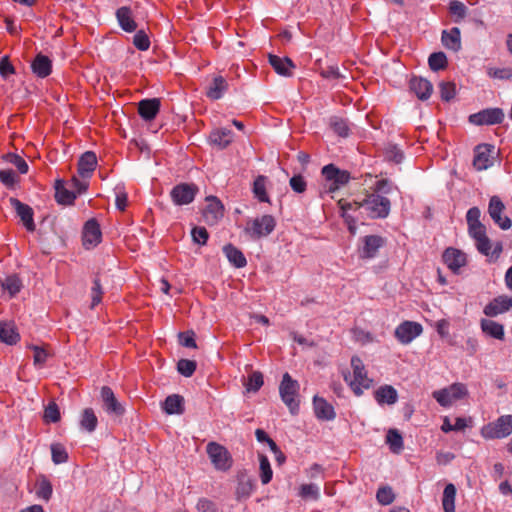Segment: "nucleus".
<instances>
[{
    "instance_id": "22",
    "label": "nucleus",
    "mask_w": 512,
    "mask_h": 512,
    "mask_svg": "<svg viewBox=\"0 0 512 512\" xmlns=\"http://www.w3.org/2000/svg\"><path fill=\"white\" fill-rule=\"evenodd\" d=\"M160 106L158 98L143 99L138 103V113L145 121H151L159 113Z\"/></svg>"
},
{
    "instance_id": "3",
    "label": "nucleus",
    "mask_w": 512,
    "mask_h": 512,
    "mask_svg": "<svg viewBox=\"0 0 512 512\" xmlns=\"http://www.w3.org/2000/svg\"><path fill=\"white\" fill-rule=\"evenodd\" d=\"M361 204L367 216L371 219H383L390 213V200L378 193L367 194Z\"/></svg>"
},
{
    "instance_id": "59",
    "label": "nucleus",
    "mask_w": 512,
    "mask_h": 512,
    "mask_svg": "<svg viewBox=\"0 0 512 512\" xmlns=\"http://www.w3.org/2000/svg\"><path fill=\"white\" fill-rule=\"evenodd\" d=\"M192 239L199 245H205L209 238L208 231L205 227L196 226L191 231Z\"/></svg>"
},
{
    "instance_id": "15",
    "label": "nucleus",
    "mask_w": 512,
    "mask_h": 512,
    "mask_svg": "<svg viewBox=\"0 0 512 512\" xmlns=\"http://www.w3.org/2000/svg\"><path fill=\"white\" fill-rule=\"evenodd\" d=\"M255 489V480L246 472H239L237 475V485L235 489V498L241 502L247 500Z\"/></svg>"
},
{
    "instance_id": "48",
    "label": "nucleus",
    "mask_w": 512,
    "mask_h": 512,
    "mask_svg": "<svg viewBox=\"0 0 512 512\" xmlns=\"http://www.w3.org/2000/svg\"><path fill=\"white\" fill-rule=\"evenodd\" d=\"M467 11H468L467 7L461 1H458V0L450 1L449 12L453 16H456V19L454 20L455 22L458 23L461 20H463L467 16Z\"/></svg>"
},
{
    "instance_id": "54",
    "label": "nucleus",
    "mask_w": 512,
    "mask_h": 512,
    "mask_svg": "<svg viewBox=\"0 0 512 512\" xmlns=\"http://www.w3.org/2000/svg\"><path fill=\"white\" fill-rule=\"evenodd\" d=\"M134 46L141 51H146L150 47V39L144 30H139L133 37Z\"/></svg>"
},
{
    "instance_id": "60",
    "label": "nucleus",
    "mask_w": 512,
    "mask_h": 512,
    "mask_svg": "<svg viewBox=\"0 0 512 512\" xmlns=\"http://www.w3.org/2000/svg\"><path fill=\"white\" fill-rule=\"evenodd\" d=\"M103 290L100 283V280L98 278H95L93 281V286L91 288V308H94L96 305H98L102 300Z\"/></svg>"
},
{
    "instance_id": "45",
    "label": "nucleus",
    "mask_w": 512,
    "mask_h": 512,
    "mask_svg": "<svg viewBox=\"0 0 512 512\" xmlns=\"http://www.w3.org/2000/svg\"><path fill=\"white\" fill-rule=\"evenodd\" d=\"M428 64L432 71L443 70L447 67V57L444 52H434L428 58Z\"/></svg>"
},
{
    "instance_id": "64",
    "label": "nucleus",
    "mask_w": 512,
    "mask_h": 512,
    "mask_svg": "<svg viewBox=\"0 0 512 512\" xmlns=\"http://www.w3.org/2000/svg\"><path fill=\"white\" fill-rule=\"evenodd\" d=\"M488 75L497 79H510L512 78V68H489Z\"/></svg>"
},
{
    "instance_id": "63",
    "label": "nucleus",
    "mask_w": 512,
    "mask_h": 512,
    "mask_svg": "<svg viewBox=\"0 0 512 512\" xmlns=\"http://www.w3.org/2000/svg\"><path fill=\"white\" fill-rule=\"evenodd\" d=\"M289 185L291 189L296 193H303L307 188V183L302 175H294L290 179Z\"/></svg>"
},
{
    "instance_id": "38",
    "label": "nucleus",
    "mask_w": 512,
    "mask_h": 512,
    "mask_svg": "<svg viewBox=\"0 0 512 512\" xmlns=\"http://www.w3.org/2000/svg\"><path fill=\"white\" fill-rule=\"evenodd\" d=\"M0 285L4 291L9 293L10 297H14L18 294L23 287L21 279L16 274H11L4 279H0Z\"/></svg>"
},
{
    "instance_id": "20",
    "label": "nucleus",
    "mask_w": 512,
    "mask_h": 512,
    "mask_svg": "<svg viewBox=\"0 0 512 512\" xmlns=\"http://www.w3.org/2000/svg\"><path fill=\"white\" fill-rule=\"evenodd\" d=\"M269 64L273 67L275 72L284 77H291L295 64L289 57H279L277 55L269 54Z\"/></svg>"
},
{
    "instance_id": "10",
    "label": "nucleus",
    "mask_w": 512,
    "mask_h": 512,
    "mask_svg": "<svg viewBox=\"0 0 512 512\" xmlns=\"http://www.w3.org/2000/svg\"><path fill=\"white\" fill-rule=\"evenodd\" d=\"M504 120V112L501 108H487L469 116V122L474 125L500 124Z\"/></svg>"
},
{
    "instance_id": "39",
    "label": "nucleus",
    "mask_w": 512,
    "mask_h": 512,
    "mask_svg": "<svg viewBox=\"0 0 512 512\" xmlns=\"http://www.w3.org/2000/svg\"><path fill=\"white\" fill-rule=\"evenodd\" d=\"M36 496L44 501H49L52 497L53 488L51 482L44 475L37 478L35 484Z\"/></svg>"
},
{
    "instance_id": "55",
    "label": "nucleus",
    "mask_w": 512,
    "mask_h": 512,
    "mask_svg": "<svg viewBox=\"0 0 512 512\" xmlns=\"http://www.w3.org/2000/svg\"><path fill=\"white\" fill-rule=\"evenodd\" d=\"M43 417L46 422H58L60 420V411L58 405L55 402H50L44 410Z\"/></svg>"
},
{
    "instance_id": "52",
    "label": "nucleus",
    "mask_w": 512,
    "mask_h": 512,
    "mask_svg": "<svg viewBox=\"0 0 512 512\" xmlns=\"http://www.w3.org/2000/svg\"><path fill=\"white\" fill-rule=\"evenodd\" d=\"M440 97L443 101L449 102L456 94V86L454 82H441L439 84Z\"/></svg>"
},
{
    "instance_id": "23",
    "label": "nucleus",
    "mask_w": 512,
    "mask_h": 512,
    "mask_svg": "<svg viewBox=\"0 0 512 512\" xmlns=\"http://www.w3.org/2000/svg\"><path fill=\"white\" fill-rule=\"evenodd\" d=\"M97 166V157L94 152L86 151L78 161V174L83 178H90Z\"/></svg>"
},
{
    "instance_id": "29",
    "label": "nucleus",
    "mask_w": 512,
    "mask_h": 512,
    "mask_svg": "<svg viewBox=\"0 0 512 512\" xmlns=\"http://www.w3.org/2000/svg\"><path fill=\"white\" fill-rule=\"evenodd\" d=\"M116 19L119 26L125 32H134L137 29V24L132 17V11L128 6H122L116 11Z\"/></svg>"
},
{
    "instance_id": "12",
    "label": "nucleus",
    "mask_w": 512,
    "mask_h": 512,
    "mask_svg": "<svg viewBox=\"0 0 512 512\" xmlns=\"http://www.w3.org/2000/svg\"><path fill=\"white\" fill-rule=\"evenodd\" d=\"M102 239V232L100 225L96 219H89L83 227L82 231V242L86 249H92L96 247Z\"/></svg>"
},
{
    "instance_id": "8",
    "label": "nucleus",
    "mask_w": 512,
    "mask_h": 512,
    "mask_svg": "<svg viewBox=\"0 0 512 512\" xmlns=\"http://www.w3.org/2000/svg\"><path fill=\"white\" fill-rule=\"evenodd\" d=\"M207 454L217 470L226 471L232 466L230 453L224 446L218 443H208Z\"/></svg>"
},
{
    "instance_id": "26",
    "label": "nucleus",
    "mask_w": 512,
    "mask_h": 512,
    "mask_svg": "<svg viewBox=\"0 0 512 512\" xmlns=\"http://www.w3.org/2000/svg\"><path fill=\"white\" fill-rule=\"evenodd\" d=\"M410 89L420 100H427L433 91V85L430 81L422 77H413L410 80Z\"/></svg>"
},
{
    "instance_id": "36",
    "label": "nucleus",
    "mask_w": 512,
    "mask_h": 512,
    "mask_svg": "<svg viewBox=\"0 0 512 512\" xmlns=\"http://www.w3.org/2000/svg\"><path fill=\"white\" fill-rule=\"evenodd\" d=\"M210 141L220 149H224L232 141V131L227 128L216 129L211 132Z\"/></svg>"
},
{
    "instance_id": "31",
    "label": "nucleus",
    "mask_w": 512,
    "mask_h": 512,
    "mask_svg": "<svg viewBox=\"0 0 512 512\" xmlns=\"http://www.w3.org/2000/svg\"><path fill=\"white\" fill-rule=\"evenodd\" d=\"M228 90V83L222 76H215L207 87L206 95L211 100H219Z\"/></svg>"
},
{
    "instance_id": "51",
    "label": "nucleus",
    "mask_w": 512,
    "mask_h": 512,
    "mask_svg": "<svg viewBox=\"0 0 512 512\" xmlns=\"http://www.w3.org/2000/svg\"><path fill=\"white\" fill-rule=\"evenodd\" d=\"M385 157L389 161L400 164L404 159V153L397 145L389 144L385 148Z\"/></svg>"
},
{
    "instance_id": "53",
    "label": "nucleus",
    "mask_w": 512,
    "mask_h": 512,
    "mask_svg": "<svg viewBox=\"0 0 512 512\" xmlns=\"http://www.w3.org/2000/svg\"><path fill=\"white\" fill-rule=\"evenodd\" d=\"M196 367V362L193 360L181 359L177 363L178 372L185 377L192 376L196 370Z\"/></svg>"
},
{
    "instance_id": "50",
    "label": "nucleus",
    "mask_w": 512,
    "mask_h": 512,
    "mask_svg": "<svg viewBox=\"0 0 512 512\" xmlns=\"http://www.w3.org/2000/svg\"><path fill=\"white\" fill-rule=\"evenodd\" d=\"M52 461L55 464H62L68 460V454L65 447L59 443L51 445Z\"/></svg>"
},
{
    "instance_id": "19",
    "label": "nucleus",
    "mask_w": 512,
    "mask_h": 512,
    "mask_svg": "<svg viewBox=\"0 0 512 512\" xmlns=\"http://www.w3.org/2000/svg\"><path fill=\"white\" fill-rule=\"evenodd\" d=\"M493 151L494 146L490 144H481L475 148L473 166L475 167L476 170L482 171L489 168L492 165L490 157Z\"/></svg>"
},
{
    "instance_id": "34",
    "label": "nucleus",
    "mask_w": 512,
    "mask_h": 512,
    "mask_svg": "<svg viewBox=\"0 0 512 512\" xmlns=\"http://www.w3.org/2000/svg\"><path fill=\"white\" fill-rule=\"evenodd\" d=\"M55 199L59 204L71 205L76 199V193L65 188L63 180H57L55 183Z\"/></svg>"
},
{
    "instance_id": "46",
    "label": "nucleus",
    "mask_w": 512,
    "mask_h": 512,
    "mask_svg": "<svg viewBox=\"0 0 512 512\" xmlns=\"http://www.w3.org/2000/svg\"><path fill=\"white\" fill-rule=\"evenodd\" d=\"M331 129L341 137H347L349 134L348 123L345 119L333 116L329 120Z\"/></svg>"
},
{
    "instance_id": "47",
    "label": "nucleus",
    "mask_w": 512,
    "mask_h": 512,
    "mask_svg": "<svg viewBox=\"0 0 512 512\" xmlns=\"http://www.w3.org/2000/svg\"><path fill=\"white\" fill-rule=\"evenodd\" d=\"M299 496L303 499H311L314 501L320 498V488L316 484H303L300 487Z\"/></svg>"
},
{
    "instance_id": "13",
    "label": "nucleus",
    "mask_w": 512,
    "mask_h": 512,
    "mask_svg": "<svg viewBox=\"0 0 512 512\" xmlns=\"http://www.w3.org/2000/svg\"><path fill=\"white\" fill-rule=\"evenodd\" d=\"M504 209L505 206L498 196H492L490 198L488 206V213L490 217L501 229L508 230L512 226V221L507 216H501Z\"/></svg>"
},
{
    "instance_id": "62",
    "label": "nucleus",
    "mask_w": 512,
    "mask_h": 512,
    "mask_svg": "<svg viewBox=\"0 0 512 512\" xmlns=\"http://www.w3.org/2000/svg\"><path fill=\"white\" fill-rule=\"evenodd\" d=\"M196 509L199 512H219L215 502L208 498H200L196 504Z\"/></svg>"
},
{
    "instance_id": "25",
    "label": "nucleus",
    "mask_w": 512,
    "mask_h": 512,
    "mask_svg": "<svg viewBox=\"0 0 512 512\" xmlns=\"http://www.w3.org/2000/svg\"><path fill=\"white\" fill-rule=\"evenodd\" d=\"M313 406L315 415L321 420H334L336 413L334 407L328 403L324 398L315 396L313 399Z\"/></svg>"
},
{
    "instance_id": "35",
    "label": "nucleus",
    "mask_w": 512,
    "mask_h": 512,
    "mask_svg": "<svg viewBox=\"0 0 512 512\" xmlns=\"http://www.w3.org/2000/svg\"><path fill=\"white\" fill-rule=\"evenodd\" d=\"M20 340L14 324L0 322V341L7 345H15Z\"/></svg>"
},
{
    "instance_id": "5",
    "label": "nucleus",
    "mask_w": 512,
    "mask_h": 512,
    "mask_svg": "<svg viewBox=\"0 0 512 512\" xmlns=\"http://www.w3.org/2000/svg\"><path fill=\"white\" fill-rule=\"evenodd\" d=\"M512 433V415H502L481 430L485 439H503Z\"/></svg>"
},
{
    "instance_id": "21",
    "label": "nucleus",
    "mask_w": 512,
    "mask_h": 512,
    "mask_svg": "<svg viewBox=\"0 0 512 512\" xmlns=\"http://www.w3.org/2000/svg\"><path fill=\"white\" fill-rule=\"evenodd\" d=\"M443 261L451 271L457 272L465 266L466 255L458 249L447 248L443 253Z\"/></svg>"
},
{
    "instance_id": "16",
    "label": "nucleus",
    "mask_w": 512,
    "mask_h": 512,
    "mask_svg": "<svg viewBox=\"0 0 512 512\" xmlns=\"http://www.w3.org/2000/svg\"><path fill=\"white\" fill-rule=\"evenodd\" d=\"M101 399L103 402V409L108 413L115 416H122L125 412L123 405L117 400L114 392L108 386H103L101 389Z\"/></svg>"
},
{
    "instance_id": "49",
    "label": "nucleus",
    "mask_w": 512,
    "mask_h": 512,
    "mask_svg": "<svg viewBox=\"0 0 512 512\" xmlns=\"http://www.w3.org/2000/svg\"><path fill=\"white\" fill-rule=\"evenodd\" d=\"M263 375L259 371H254L248 377V381L245 384L248 392H257L263 386Z\"/></svg>"
},
{
    "instance_id": "58",
    "label": "nucleus",
    "mask_w": 512,
    "mask_h": 512,
    "mask_svg": "<svg viewBox=\"0 0 512 512\" xmlns=\"http://www.w3.org/2000/svg\"><path fill=\"white\" fill-rule=\"evenodd\" d=\"M15 72V68L13 64L10 62L9 56H3L0 60V76L3 79H7L11 75L15 74Z\"/></svg>"
},
{
    "instance_id": "43",
    "label": "nucleus",
    "mask_w": 512,
    "mask_h": 512,
    "mask_svg": "<svg viewBox=\"0 0 512 512\" xmlns=\"http://www.w3.org/2000/svg\"><path fill=\"white\" fill-rule=\"evenodd\" d=\"M253 193L254 196L260 202H270V199L266 193V177L263 175H259L253 184Z\"/></svg>"
},
{
    "instance_id": "57",
    "label": "nucleus",
    "mask_w": 512,
    "mask_h": 512,
    "mask_svg": "<svg viewBox=\"0 0 512 512\" xmlns=\"http://www.w3.org/2000/svg\"><path fill=\"white\" fill-rule=\"evenodd\" d=\"M376 498L382 505H389L394 501V493L390 487H381L378 489Z\"/></svg>"
},
{
    "instance_id": "33",
    "label": "nucleus",
    "mask_w": 512,
    "mask_h": 512,
    "mask_svg": "<svg viewBox=\"0 0 512 512\" xmlns=\"http://www.w3.org/2000/svg\"><path fill=\"white\" fill-rule=\"evenodd\" d=\"M223 253L228 261L236 268H243L247 264V260L240 249L232 244H227L223 247Z\"/></svg>"
},
{
    "instance_id": "2",
    "label": "nucleus",
    "mask_w": 512,
    "mask_h": 512,
    "mask_svg": "<svg viewBox=\"0 0 512 512\" xmlns=\"http://www.w3.org/2000/svg\"><path fill=\"white\" fill-rule=\"evenodd\" d=\"M299 389L298 381L294 380L288 372L284 373L279 385V395L293 415L299 411Z\"/></svg>"
},
{
    "instance_id": "6",
    "label": "nucleus",
    "mask_w": 512,
    "mask_h": 512,
    "mask_svg": "<svg viewBox=\"0 0 512 512\" xmlns=\"http://www.w3.org/2000/svg\"><path fill=\"white\" fill-rule=\"evenodd\" d=\"M468 395V390L463 383H453L449 387L436 390L432 393L433 398L442 407H450L453 402L461 400Z\"/></svg>"
},
{
    "instance_id": "9",
    "label": "nucleus",
    "mask_w": 512,
    "mask_h": 512,
    "mask_svg": "<svg viewBox=\"0 0 512 512\" xmlns=\"http://www.w3.org/2000/svg\"><path fill=\"white\" fill-rule=\"evenodd\" d=\"M322 175L328 184V190L333 192L346 185L350 180V173L346 170H340L333 164L325 165L322 168Z\"/></svg>"
},
{
    "instance_id": "24",
    "label": "nucleus",
    "mask_w": 512,
    "mask_h": 512,
    "mask_svg": "<svg viewBox=\"0 0 512 512\" xmlns=\"http://www.w3.org/2000/svg\"><path fill=\"white\" fill-rule=\"evenodd\" d=\"M385 244L384 238L378 235H368L363 238V247L361 256L363 258H373L378 250Z\"/></svg>"
},
{
    "instance_id": "7",
    "label": "nucleus",
    "mask_w": 512,
    "mask_h": 512,
    "mask_svg": "<svg viewBox=\"0 0 512 512\" xmlns=\"http://www.w3.org/2000/svg\"><path fill=\"white\" fill-rule=\"evenodd\" d=\"M199 192V188L194 183H179L170 191L172 202L176 206H183L192 203Z\"/></svg>"
},
{
    "instance_id": "18",
    "label": "nucleus",
    "mask_w": 512,
    "mask_h": 512,
    "mask_svg": "<svg viewBox=\"0 0 512 512\" xmlns=\"http://www.w3.org/2000/svg\"><path fill=\"white\" fill-rule=\"evenodd\" d=\"M512 308V296L500 295L495 297L484 307V314L488 317H496Z\"/></svg>"
},
{
    "instance_id": "17",
    "label": "nucleus",
    "mask_w": 512,
    "mask_h": 512,
    "mask_svg": "<svg viewBox=\"0 0 512 512\" xmlns=\"http://www.w3.org/2000/svg\"><path fill=\"white\" fill-rule=\"evenodd\" d=\"M9 202L10 205L15 209L17 216L20 217L25 228L28 231L33 232L36 227L33 219V209L29 205L22 203L17 198L11 197Z\"/></svg>"
},
{
    "instance_id": "27",
    "label": "nucleus",
    "mask_w": 512,
    "mask_h": 512,
    "mask_svg": "<svg viewBox=\"0 0 512 512\" xmlns=\"http://www.w3.org/2000/svg\"><path fill=\"white\" fill-rule=\"evenodd\" d=\"M374 398L379 405H393L398 401V392L391 385H382L374 391Z\"/></svg>"
},
{
    "instance_id": "1",
    "label": "nucleus",
    "mask_w": 512,
    "mask_h": 512,
    "mask_svg": "<svg viewBox=\"0 0 512 512\" xmlns=\"http://www.w3.org/2000/svg\"><path fill=\"white\" fill-rule=\"evenodd\" d=\"M351 367L353 374L349 372L343 373L344 380L348 383L356 396H361L364 390L372 386L373 380L368 377L365 366L358 356L351 358Z\"/></svg>"
},
{
    "instance_id": "4",
    "label": "nucleus",
    "mask_w": 512,
    "mask_h": 512,
    "mask_svg": "<svg viewBox=\"0 0 512 512\" xmlns=\"http://www.w3.org/2000/svg\"><path fill=\"white\" fill-rule=\"evenodd\" d=\"M276 227V220L272 215L265 214L249 220L244 232L252 239H260L270 235Z\"/></svg>"
},
{
    "instance_id": "61",
    "label": "nucleus",
    "mask_w": 512,
    "mask_h": 512,
    "mask_svg": "<svg viewBox=\"0 0 512 512\" xmlns=\"http://www.w3.org/2000/svg\"><path fill=\"white\" fill-rule=\"evenodd\" d=\"M31 348L34 351V355H33L34 364L36 366L42 367L46 363V361L49 357V353L42 347L32 346Z\"/></svg>"
},
{
    "instance_id": "32",
    "label": "nucleus",
    "mask_w": 512,
    "mask_h": 512,
    "mask_svg": "<svg viewBox=\"0 0 512 512\" xmlns=\"http://www.w3.org/2000/svg\"><path fill=\"white\" fill-rule=\"evenodd\" d=\"M481 330L484 334L497 340H504V326L494 320L482 319L480 322Z\"/></svg>"
},
{
    "instance_id": "11",
    "label": "nucleus",
    "mask_w": 512,
    "mask_h": 512,
    "mask_svg": "<svg viewBox=\"0 0 512 512\" xmlns=\"http://www.w3.org/2000/svg\"><path fill=\"white\" fill-rule=\"evenodd\" d=\"M423 331L420 323L404 321L395 329V337L401 344H409Z\"/></svg>"
},
{
    "instance_id": "28",
    "label": "nucleus",
    "mask_w": 512,
    "mask_h": 512,
    "mask_svg": "<svg viewBox=\"0 0 512 512\" xmlns=\"http://www.w3.org/2000/svg\"><path fill=\"white\" fill-rule=\"evenodd\" d=\"M31 69L40 78H46L52 72V61L48 56L37 54L31 63Z\"/></svg>"
},
{
    "instance_id": "14",
    "label": "nucleus",
    "mask_w": 512,
    "mask_h": 512,
    "mask_svg": "<svg viewBox=\"0 0 512 512\" xmlns=\"http://www.w3.org/2000/svg\"><path fill=\"white\" fill-rule=\"evenodd\" d=\"M207 206L203 212L205 222L209 225L216 224L224 216V206L215 196L206 197Z\"/></svg>"
},
{
    "instance_id": "56",
    "label": "nucleus",
    "mask_w": 512,
    "mask_h": 512,
    "mask_svg": "<svg viewBox=\"0 0 512 512\" xmlns=\"http://www.w3.org/2000/svg\"><path fill=\"white\" fill-rule=\"evenodd\" d=\"M6 160L14 165L21 174H26L28 172V164L21 156L14 153H8L6 155Z\"/></svg>"
},
{
    "instance_id": "41",
    "label": "nucleus",
    "mask_w": 512,
    "mask_h": 512,
    "mask_svg": "<svg viewBox=\"0 0 512 512\" xmlns=\"http://www.w3.org/2000/svg\"><path fill=\"white\" fill-rule=\"evenodd\" d=\"M456 487L449 483L443 491L442 505L445 512H455Z\"/></svg>"
},
{
    "instance_id": "37",
    "label": "nucleus",
    "mask_w": 512,
    "mask_h": 512,
    "mask_svg": "<svg viewBox=\"0 0 512 512\" xmlns=\"http://www.w3.org/2000/svg\"><path fill=\"white\" fill-rule=\"evenodd\" d=\"M163 410L169 415L182 414L184 412L183 397L177 394L168 396L164 401Z\"/></svg>"
},
{
    "instance_id": "44",
    "label": "nucleus",
    "mask_w": 512,
    "mask_h": 512,
    "mask_svg": "<svg viewBox=\"0 0 512 512\" xmlns=\"http://www.w3.org/2000/svg\"><path fill=\"white\" fill-rule=\"evenodd\" d=\"M386 442L389 444L390 449L394 453L402 451L404 444L401 434L396 429H390L386 435Z\"/></svg>"
},
{
    "instance_id": "30",
    "label": "nucleus",
    "mask_w": 512,
    "mask_h": 512,
    "mask_svg": "<svg viewBox=\"0 0 512 512\" xmlns=\"http://www.w3.org/2000/svg\"><path fill=\"white\" fill-rule=\"evenodd\" d=\"M442 44L452 51L461 49V32L458 27H453L449 31L444 30L441 37Z\"/></svg>"
},
{
    "instance_id": "42",
    "label": "nucleus",
    "mask_w": 512,
    "mask_h": 512,
    "mask_svg": "<svg viewBox=\"0 0 512 512\" xmlns=\"http://www.w3.org/2000/svg\"><path fill=\"white\" fill-rule=\"evenodd\" d=\"M259 469H260V479L262 484H268L273 477V471L269 462V459L264 454H259Z\"/></svg>"
},
{
    "instance_id": "40",
    "label": "nucleus",
    "mask_w": 512,
    "mask_h": 512,
    "mask_svg": "<svg viewBox=\"0 0 512 512\" xmlns=\"http://www.w3.org/2000/svg\"><path fill=\"white\" fill-rule=\"evenodd\" d=\"M98 424L97 416L92 408H85L80 416V426L83 430L91 433L95 431Z\"/></svg>"
}]
</instances>
